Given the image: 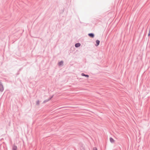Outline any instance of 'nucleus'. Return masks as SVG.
I'll return each mask as SVG.
<instances>
[{
	"label": "nucleus",
	"instance_id": "nucleus-1",
	"mask_svg": "<svg viewBox=\"0 0 150 150\" xmlns=\"http://www.w3.org/2000/svg\"><path fill=\"white\" fill-rule=\"evenodd\" d=\"M4 91V87L2 83L0 81V91L2 92Z\"/></svg>",
	"mask_w": 150,
	"mask_h": 150
},
{
	"label": "nucleus",
	"instance_id": "nucleus-2",
	"mask_svg": "<svg viewBox=\"0 0 150 150\" xmlns=\"http://www.w3.org/2000/svg\"><path fill=\"white\" fill-rule=\"evenodd\" d=\"M88 35L91 38H93L94 37L95 35L93 33H88Z\"/></svg>",
	"mask_w": 150,
	"mask_h": 150
},
{
	"label": "nucleus",
	"instance_id": "nucleus-3",
	"mask_svg": "<svg viewBox=\"0 0 150 150\" xmlns=\"http://www.w3.org/2000/svg\"><path fill=\"white\" fill-rule=\"evenodd\" d=\"M96 44H95V45L96 46H98L99 45L100 43V41L98 40H97L96 41Z\"/></svg>",
	"mask_w": 150,
	"mask_h": 150
},
{
	"label": "nucleus",
	"instance_id": "nucleus-4",
	"mask_svg": "<svg viewBox=\"0 0 150 150\" xmlns=\"http://www.w3.org/2000/svg\"><path fill=\"white\" fill-rule=\"evenodd\" d=\"M81 44L79 43H77L75 45V46L76 47H78L81 46Z\"/></svg>",
	"mask_w": 150,
	"mask_h": 150
},
{
	"label": "nucleus",
	"instance_id": "nucleus-5",
	"mask_svg": "<svg viewBox=\"0 0 150 150\" xmlns=\"http://www.w3.org/2000/svg\"><path fill=\"white\" fill-rule=\"evenodd\" d=\"M81 75L83 76H85L86 77L88 78L89 77V75L88 74H86L84 73L81 74Z\"/></svg>",
	"mask_w": 150,
	"mask_h": 150
},
{
	"label": "nucleus",
	"instance_id": "nucleus-6",
	"mask_svg": "<svg viewBox=\"0 0 150 150\" xmlns=\"http://www.w3.org/2000/svg\"><path fill=\"white\" fill-rule=\"evenodd\" d=\"M17 146L16 145H13L12 146V150H17Z\"/></svg>",
	"mask_w": 150,
	"mask_h": 150
},
{
	"label": "nucleus",
	"instance_id": "nucleus-7",
	"mask_svg": "<svg viewBox=\"0 0 150 150\" xmlns=\"http://www.w3.org/2000/svg\"><path fill=\"white\" fill-rule=\"evenodd\" d=\"M110 142L112 143H114L115 142V140L112 137H110Z\"/></svg>",
	"mask_w": 150,
	"mask_h": 150
},
{
	"label": "nucleus",
	"instance_id": "nucleus-8",
	"mask_svg": "<svg viewBox=\"0 0 150 150\" xmlns=\"http://www.w3.org/2000/svg\"><path fill=\"white\" fill-rule=\"evenodd\" d=\"M63 62H64L62 60L58 62V65L59 66L62 65L63 64Z\"/></svg>",
	"mask_w": 150,
	"mask_h": 150
},
{
	"label": "nucleus",
	"instance_id": "nucleus-9",
	"mask_svg": "<svg viewBox=\"0 0 150 150\" xmlns=\"http://www.w3.org/2000/svg\"><path fill=\"white\" fill-rule=\"evenodd\" d=\"M49 100H50V99H49L48 98L47 99H46V100H44L43 102V103H45L47 102Z\"/></svg>",
	"mask_w": 150,
	"mask_h": 150
},
{
	"label": "nucleus",
	"instance_id": "nucleus-10",
	"mask_svg": "<svg viewBox=\"0 0 150 150\" xmlns=\"http://www.w3.org/2000/svg\"><path fill=\"white\" fill-rule=\"evenodd\" d=\"M54 96V95H53L52 96H50V97L49 98H48L50 100H51L53 98Z\"/></svg>",
	"mask_w": 150,
	"mask_h": 150
},
{
	"label": "nucleus",
	"instance_id": "nucleus-11",
	"mask_svg": "<svg viewBox=\"0 0 150 150\" xmlns=\"http://www.w3.org/2000/svg\"><path fill=\"white\" fill-rule=\"evenodd\" d=\"M39 104H40V101H39V100H38V101H36V104L37 105H39Z\"/></svg>",
	"mask_w": 150,
	"mask_h": 150
},
{
	"label": "nucleus",
	"instance_id": "nucleus-12",
	"mask_svg": "<svg viewBox=\"0 0 150 150\" xmlns=\"http://www.w3.org/2000/svg\"><path fill=\"white\" fill-rule=\"evenodd\" d=\"M93 150H97V149L96 147H94L93 148Z\"/></svg>",
	"mask_w": 150,
	"mask_h": 150
},
{
	"label": "nucleus",
	"instance_id": "nucleus-13",
	"mask_svg": "<svg viewBox=\"0 0 150 150\" xmlns=\"http://www.w3.org/2000/svg\"><path fill=\"white\" fill-rule=\"evenodd\" d=\"M150 35V30H149V33L148 34V36L149 37Z\"/></svg>",
	"mask_w": 150,
	"mask_h": 150
}]
</instances>
